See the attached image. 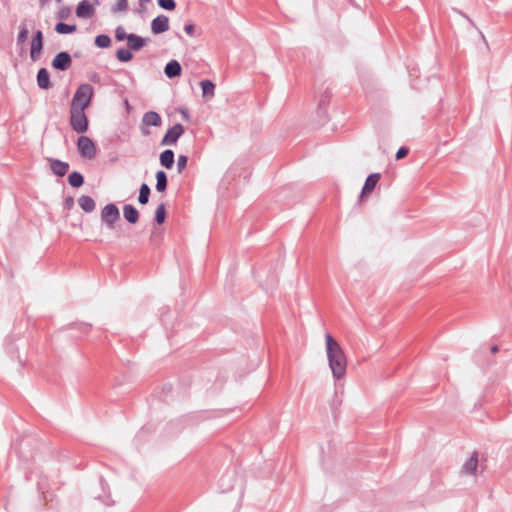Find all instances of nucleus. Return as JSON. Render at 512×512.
I'll return each instance as SVG.
<instances>
[{"label": "nucleus", "instance_id": "1", "mask_svg": "<svg viewBox=\"0 0 512 512\" xmlns=\"http://www.w3.org/2000/svg\"><path fill=\"white\" fill-rule=\"evenodd\" d=\"M326 352L329 367L335 379H341L346 374L347 360L340 344L332 337L330 333L325 335Z\"/></svg>", "mask_w": 512, "mask_h": 512}, {"label": "nucleus", "instance_id": "2", "mask_svg": "<svg viewBox=\"0 0 512 512\" xmlns=\"http://www.w3.org/2000/svg\"><path fill=\"white\" fill-rule=\"evenodd\" d=\"M94 97V88L91 84H80L71 100L70 108L86 109L92 102Z\"/></svg>", "mask_w": 512, "mask_h": 512}, {"label": "nucleus", "instance_id": "3", "mask_svg": "<svg viewBox=\"0 0 512 512\" xmlns=\"http://www.w3.org/2000/svg\"><path fill=\"white\" fill-rule=\"evenodd\" d=\"M69 124L73 131L77 133H85L89 129V120L85 114V109H69Z\"/></svg>", "mask_w": 512, "mask_h": 512}, {"label": "nucleus", "instance_id": "4", "mask_svg": "<svg viewBox=\"0 0 512 512\" xmlns=\"http://www.w3.org/2000/svg\"><path fill=\"white\" fill-rule=\"evenodd\" d=\"M101 220L110 230L115 228V224L120 220V212L114 203L105 205L101 211Z\"/></svg>", "mask_w": 512, "mask_h": 512}, {"label": "nucleus", "instance_id": "5", "mask_svg": "<svg viewBox=\"0 0 512 512\" xmlns=\"http://www.w3.org/2000/svg\"><path fill=\"white\" fill-rule=\"evenodd\" d=\"M77 149L79 154L87 159L96 157L97 148L95 143L87 136L81 135L77 140Z\"/></svg>", "mask_w": 512, "mask_h": 512}, {"label": "nucleus", "instance_id": "6", "mask_svg": "<svg viewBox=\"0 0 512 512\" xmlns=\"http://www.w3.org/2000/svg\"><path fill=\"white\" fill-rule=\"evenodd\" d=\"M184 133V127L180 123H176L172 127H170L161 140V145H174L177 143L178 139Z\"/></svg>", "mask_w": 512, "mask_h": 512}, {"label": "nucleus", "instance_id": "7", "mask_svg": "<svg viewBox=\"0 0 512 512\" xmlns=\"http://www.w3.org/2000/svg\"><path fill=\"white\" fill-rule=\"evenodd\" d=\"M51 65L55 70L66 71L72 65V58L68 52L61 51L55 55Z\"/></svg>", "mask_w": 512, "mask_h": 512}, {"label": "nucleus", "instance_id": "8", "mask_svg": "<svg viewBox=\"0 0 512 512\" xmlns=\"http://www.w3.org/2000/svg\"><path fill=\"white\" fill-rule=\"evenodd\" d=\"M43 49V33L41 30H37L34 32L31 48H30V58L33 61H36L40 58L41 52Z\"/></svg>", "mask_w": 512, "mask_h": 512}, {"label": "nucleus", "instance_id": "9", "mask_svg": "<svg viewBox=\"0 0 512 512\" xmlns=\"http://www.w3.org/2000/svg\"><path fill=\"white\" fill-rule=\"evenodd\" d=\"M151 30L154 34H161L169 30V18L160 14L151 22Z\"/></svg>", "mask_w": 512, "mask_h": 512}, {"label": "nucleus", "instance_id": "10", "mask_svg": "<svg viewBox=\"0 0 512 512\" xmlns=\"http://www.w3.org/2000/svg\"><path fill=\"white\" fill-rule=\"evenodd\" d=\"M381 178L380 173H371L365 180V183L362 187L360 198H363L369 195L376 187L377 183Z\"/></svg>", "mask_w": 512, "mask_h": 512}, {"label": "nucleus", "instance_id": "11", "mask_svg": "<svg viewBox=\"0 0 512 512\" xmlns=\"http://www.w3.org/2000/svg\"><path fill=\"white\" fill-rule=\"evenodd\" d=\"M94 13L95 10L88 0H82L76 8V15L79 18H90Z\"/></svg>", "mask_w": 512, "mask_h": 512}, {"label": "nucleus", "instance_id": "12", "mask_svg": "<svg viewBox=\"0 0 512 512\" xmlns=\"http://www.w3.org/2000/svg\"><path fill=\"white\" fill-rule=\"evenodd\" d=\"M148 40H149L148 38H143L139 35L131 33V34H129V37L127 40V46L132 51H139L147 44Z\"/></svg>", "mask_w": 512, "mask_h": 512}, {"label": "nucleus", "instance_id": "13", "mask_svg": "<svg viewBox=\"0 0 512 512\" xmlns=\"http://www.w3.org/2000/svg\"><path fill=\"white\" fill-rule=\"evenodd\" d=\"M164 73L169 79L181 76L182 67L177 60H170L164 68Z\"/></svg>", "mask_w": 512, "mask_h": 512}, {"label": "nucleus", "instance_id": "14", "mask_svg": "<svg viewBox=\"0 0 512 512\" xmlns=\"http://www.w3.org/2000/svg\"><path fill=\"white\" fill-rule=\"evenodd\" d=\"M37 85L40 89L47 90L52 87L50 74L46 68H40L36 76Z\"/></svg>", "mask_w": 512, "mask_h": 512}, {"label": "nucleus", "instance_id": "15", "mask_svg": "<svg viewBox=\"0 0 512 512\" xmlns=\"http://www.w3.org/2000/svg\"><path fill=\"white\" fill-rule=\"evenodd\" d=\"M49 162L52 172L59 177L66 175L69 170V164L67 162L59 159H49Z\"/></svg>", "mask_w": 512, "mask_h": 512}, {"label": "nucleus", "instance_id": "16", "mask_svg": "<svg viewBox=\"0 0 512 512\" xmlns=\"http://www.w3.org/2000/svg\"><path fill=\"white\" fill-rule=\"evenodd\" d=\"M123 216L125 220L130 224H135L139 220L138 210L131 204H126L123 207Z\"/></svg>", "mask_w": 512, "mask_h": 512}, {"label": "nucleus", "instance_id": "17", "mask_svg": "<svg viewBox=\"0 0 512 512\" xmlns=\"http://www.w3.org/2000/svg\"><path fill=\"white\" fill-rule=\"evenodd\" d=\"M142 123L146 126L158 127L162 123L161 116L155 111H148L143 115Z\"/></svg>", "mask_w": 512, "mask_h": 512}, {"label": "nucleus", "instance_id": "18", "mask_svg": "<svg viewBox=\"0 0 512 512\" xmlns=\"http://www.w3.org/2000/svg\"><path fill=\"white\" fill-rule=\"evenodd\" d=\"M478 465V452L474 451L471 457L464 463L462 472L467 474H474Z\"/></svg>", "mask_w": 512, "mask_h": 512}, {"label": "nucleus", "instance_id": "19", "mask_svg": "<svg viewBox=\"0 0 512 512\" xmlns=\"http://www.w3.org/2000/svg\"><path fill=\"white\" fill-rule=\"evenodd\" d=\"M174 156L175 154L173 150H164L163 152H161L159 157L160 164L166 169H171L174 165Z\"/></svg>", "mask_w": 512, "mask_h": 512}, {"label": "nucleus", "instance_id": "20", "mask_svg": "<svg viewBox=\"0 0 512 512\" xmlns=\"http://www.w3.org/2000/svg\"><path fill=\"white\" fill-rule=\"evenodd\" d=\"M78 204L81 207V209L84 210L86 213L94 211L96 207L95 200L88 195L80 196L78 199Z\"/></svg>", "mask_w": 512, "mask_h": 512}, {"label": "nucleus", "instance_id": "21", "mask_svg": "<svg viewBox=\"0 0 512 512\" xmlns=\"http://www.w3.org/2000/svg\"><path fill=\"white\" fill-rule=\"evenodd\" d=\"M200 87L202 89V95L204 98L210 99L214 96L215 84L211 80H201Z\"/></svg>", "mask_w": 512, "mask_h": 512}, {"label": "nucleus", "instance_id": "22", "mask_svg": "<svg viewBox=\"0 0 512 512\" xmlns=\"http://www.w3.org/2000/svg\"><path fill=\"white\" fill-rule=\"evenodd\" d=\"M156 190L158 192H165L168 185L167 174L163 170L156 172Z\"/></svg>", "mask_w": 512, "mask_h": 512}, {"label": "nucleus", "instance_id": "23", "mask_svg": "<svg viewBox=\"0 0 512 512\" xmlns=\"http://www.w3.org/2000/svg\"><path fill=\"white\" fill-rule=\"evenodd\" d=\"M68 183L73 188H79L84 184V176L78 171H73L68 175Z\"/></svg>", "mask_w": 512, "mask_h": 512}, {"label": "nucleus", "instance_id": "24", "mask_svg": "<svg viewBox=\"0 0 512 512\" xmlns=\"http://www.w3.org/2000/svg\"><path fill=\"white\" fill-rule=\"evenodd\" d=\"M150 193L151 190L148 184L142 183L139 189L138 202L141 205H146L149 201Z\"/></svg>", "mask_w": 512, "mask_h": 512}, {"label": "nucleus", "instance_id": "25", "mask_svg": "<svg viewBox=\"0 0 512 512\" xmlns=\"http://www.w3.org/2000/svg\"><path fill=\"white\" fill-rule=\"evenodd\" d=\"M77 30L75 24H66L64 22H58L55 26V31L59 34H71Z\"/></svg>", "mask_w": 512, "mask_h": 512}, {"label": "nucleus", "instance_id": "26", "mask_svg": "<svg viewBox=\"0 0 512 512\" xmlns=\"http://www.w3.org/2000/svg\"><path fill=\"white\" fill-rule=\"evenodd\" d=\"M116 58L119 62L122 63L129 62L133 58L132 50H130L129 48H120L116 52Z\"/></svg>", "mask_w": 512, "mask_h": 512}, {"label": "nucleus", "instance_id": "27", "mask_svg": "<svg viewBox=\"0 0 512 512\" xmlns=\"http://www.w3.org/2000/svg\"><path fill=\"white\" fill-rule=\"evenodd\" d=\"M165 219H166V207H165L164 203H161L156 208L154 221L156 224L161 225L165 222Z\"/></svg>", "mask_w": 512, "mask_h": 512}, {"label": "nucleus", "instance_id": "28", "mask_svg": "<svg viewBox=\"0 0 512 512\" xmlns=\"http://www.w3.org/2000/svg\"><path fill=\"white\" fill-rule=\"evenodd\" d=\"M28 33L29 31L27 25L25 21H23L19 26V33L17 35V45H23L26 42Z\"/></svg>", "mask_w": 512, "mask_h": 512}, {"label": "nucleus", "instance_id": "29", "mask_svg": "<svg viewBox=\"0 0 512 512\" xmlns=\"http://www.w3.org/2000/svg\"><path fill=\"white\" fill-rule=\"evenodd\" d=\"M94 43L99 48H108L111 45V38L106 34H99L95 37Z\"/></svg>", "mask_w": 512, "mask_h": 512}, {"label": "nucleus", "instance_id": "30", "mask_svg": "<svg viewBox=\"0 0 512 512\" xmlns=\"http://www.w3.org/2000/svg\"><path fill=\"white\" fill-rule=\"evenodd\" d=\"M331 92L329 90H326L320 97L319 103H318V111L326 110L330 100H331Z\"/></svg>", "mask_w": 512, "mask_h": 512}, {"label": "nucleus", "instance_id": "31", "mask_svg": "<svg viewBox=\"0 0 512 512\" xmlns=\"http://www.w3.org/2000/svg\"><path fill=\"white\" fill-rule=\"evenodd\" d=\"M128 10V0H117L111 7V12L116 14L118 12H125Z\"/></svg>", "mask_w": 512, "mask_h": 512}, {"label": "nucleus", "instance_id": "32", "mask_svg": "<svg viewBox=\"0 0 512 512\" xmlns=\"http://www.w3.org/2000/svg\"><path fill=\"white\" fill-rule=\"evenodd\" d=\"M157 3L164 10L172 11L176 8L175 0H157Z\"/></svg>", "mask_w": 512, "mask_h": 512}, {"label": "nucleus", "instance_id": "33", "mask_svg": "<svg viewBox=\"0 0 512 512\" xmlns=\"http://www.w3.org/2000/svg\"><path fill=\"white\" fill-rule=\"evenodd\" d=\"M129 34L126 33L125 29L122 26H118L115 29V38L117 41L128 40Z\"/></svg>", "mask_w": 512, "mask_h": 512}, {"label": "nucleus", "instance_id": "34", "mask_svg": "<svg viewBox=\"0 0 512 512\" xmlns=\"http://www.w3.org/2000/svg\"><path fill=\"white\" fill-rule=\"evenodd\" d=\"M188 157L185 155H179L177 160V170L181 173L187 166Z\"/></svg>", "mask_w": 512, "mask_h": 512}, {"label": "nucleus", "instance_id": "35", "mask_svg": "<svg viewBox=\"0 0 512 512\" xmlns=\"http://www.w3.org/2000/svg\"><path fill=\"white\" fill-rule=\"evenodd\" d=\"M408 153H409V148L406 146H402L396 152V159L397 160L403 159L408 155Z\"/></svg>", "mask_w": 512, "mask_h": 512}, {"label": "nucleus", "instance_id": "36", "mask_svg": "<svg viewBox=\"0 0 512 512\" xmlns=\"http://www.w3.org/2000/svg\"><path fill=\"white\" fill-rule=\"evenodd\" d=\"M70 8L68 6H63L58 11V18L65 19L70 15Z\"/></svg>", "mask_w": 512, "mask_h": 512}, {"label": "nucleus", "instance_id": "37", "mask_svg": "<svg viewBox=\"0 0 512 512\" xmlns=\"http://www.w3.org/2000/svg\"><path fill=\"white\" fill-rule=\"evenodd\" d=\"M184 31L191 37L195 36V25L193 23H186Z\"/></svg>", "mask_w": 512, "mask_h": 512}, {"label": "nucleus", "instance_id": "38", "mask_svg": "<svg viewBox=\"0 0 512 512\" xmlns=\"http://www.w3.org/2000/svg\"><path fill=\"white\" fill-rule=\"evenodd\" d=\"M64 209L71 210L74 207V199L73 197L69 196L65 198L63 202Z\"/></svg>", "mask_w": 512, "mask_h": 512}, {"label": "nucleus", "instance_id": "39", "mask_svg": "<svg viewBox=\"0 0 512 512\" xmlns=\"http://www.w3.org/2000/svg\"><path fill=\"white\" fill-rule=\"evenodd\" d=\"M90 79H91V81H93V82H95V83H98V82L100 81V76H99L97 73H95V74H93V75L91 76V78H90Z\"/></svg>", "mask_w": 512, "mask_h": 512}, {"label": "nucleus", "instance_id": "40", "mask_svg": "<svg viewBox=\"0 0 512 512\" xmlns=\"http://www.w3.org/2000/svg\"><path fill=\"white\" fill-rule=\"evenodd\" d=\"M139 1H140L141 9H139L138 11L141 12V10L144 9L143 4L150 2V0H139Z\"/></svg>", "mask_w": 512, "mask_h": 512}, {"label": "nucleus", "instance_id": "41", "mask_svg": "<svg viewBox=\"0 0 512 512\" xmlns=\"http://www.w3.org/2000/svg\"><path fill=\"white\" fill-rule=\"evenodd\" d=\"M182 116L184 119L188 120L189 119V113L187 112V110H182Z\"/></svg>", "mask_w": 512, "mask_h": 512}, {"label": "nucleus", "instance_id": "42", "mask_svg": "<svg viewBox=\"0 0 512 512\" xmlns=\"http://www.w3.org/2000/svg\"><path fill=\"white\" fill-rule=\"evenodd\" d=\"M497 351H498V347H497L496 345H493V346L491 347V352H492V353H496Z\"/></svg>", "mask_w": 512, "mask_h": 512}, {"label": "nucleus", "instance_id": "43", "mask_svg": "<svg viewBox=\"0 0 512 512\" xmlns=\"http://www.w3.org/2000/svg\"><path fill=\"white\" fill-rule=\"evenodd\" d=\"M100 483L103 485L104 484V479L101 477L100 478Z\"/></svg>", "mask_w": 512, "mask_h": 512}, {"label": "nucleus", "instance_id": "44", "mask_svg": "<svg viewBox=\"0 0 512 512\" xmlns=\"http://www.w3.org/2000/svg\"><path fill=\"white\" fill-rule=\"evenodd\" d=\"M42 3H46L48 2L49 0H40Z\"/></svg>", "mask_w": 512, "mask_h": 512}, {"label": "nucleus", "instance_id": "45", "mask_svg": "<svg viewBox=\"0 0 512 512\" xmlns=\"http://www.w3.org/2000/svg\"><path fill=\"white\" fill-rule=\"evenodd\" d=\"M55 1H56L57 3H61V2H62V0H55Z\"/></svg>", "mask_w": 512, "mask_h": 512}]
</instances>
